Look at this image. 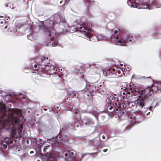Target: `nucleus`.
<instances>
[{
    "label": "nucleus",
    "instance_id": "obj_45",
    "mask_svg": "<svg viewBox=\"0 0 161 161\" xmlns=\"http://www.w3.org/2000/svg\"><path fill=\"white\" fill-rule=\"evenodd\" d=\"M57 44L56 43H54V45H53V46L54 47V46H57Z\"/></svg>",
    "mask_w": 161,
    "mask_h": 161
},
{
    "label": "nucleus",
    "instance_id": "obj_52",
    "mask_svg": "<svg viewBox=\"0 0 161 161\" xmlns=\"http://www.w3.org/2000/svg\"><path fill=\"white\" fill-rule=\"evenodd\" d=\"M152 108V107H150L149 108Z\"/></svg>",
    "mask_w": 161,
    "mask_h": 161
},
{
    "label": "nucleus",
    "instance_id": "obj_41",
    "mask_svg": "<svg viewBox=\"0 0 161 161\" xmlns=\"http://www.w3.org/2000/svg\"><path fill=\"white\" fill-rule=\"evenodd\" d=\"M117 72H118V73L119 74H120V72H121L120 71V70H118L117 71Z\"/></svg>",
    "mask_w": 161,
    "mask_h": 161
},
{
    "label": "nucleus",
    "instance_id": "obj_43",
    "mask_svg": "<svg viewBox=\"0 0 161 161\" xmlns=\"http://www.w3.org/2000/svg\"><path fill=\"white\" fill-rule=\"evenodd\" d=\"M102 138L103 139H104L105 138V137L103 135L102 136Z\"/></svg>",
    "mask_w": 161,
    "mask_h": 161
},
{
    "label": "nucleus",
    "instance_id": "obj_8",
    "mask_svg": "<svg viewBox=\"0 0 161 161\" xmlns=\"http://www.w3.org/2000/svg\"><path fill=\"white\" fill-rule=\"evenodd\" d=\"M87 89L88 91H89L92 94L93 96L94 95V93L98 90V89L94 85H89L88 88H87Z\"/></svg>",
    "mask_w": 161,
    "mask_h": 161
},
{
    "label": "nucleus",
    "instance_id": "obj_15",
    "mask_svg": "<svg viewBox=\"0 0 161 161\" xmlns=\"http://www.w3.org/2000/svg\"><path fill=\"white\" fill-rule=\"evenodd\" d=\"M80 87L82 90L86 89V88H88V86H87L86 81L84 80L82 82L80 85Z\"/></svg>",
    "mask_w": 161,
    "mask_h": 161
},
{
    "label": "nucleus",
    "instance_id": "obj_33",
    "mask_svg": "<svg viewBox=\"0 0 161 161\" xmlns=\"http://www.w3.org/2000/svg\"><path fill=\"white\" fill-rule=\"evenodd\" d=\"M79 112V111L78 110H75L74 112V113H75V114H77Z\"/></svg>",
    "mask_w": 161,
    "mask_h": 161
},
{
    "label": "nucleus",
    "instance_id": "obj_16",
    "mask_svg": "<svg viewBox=\"0 0 161 161\" xmlns=\"http://www.w3.org/2000/svg\"><path fill=\"white\" fill-rule=\"evenodd\" d=\"M67 137L66 135H62L61 132H59L58 135L56 137L57 139H59L60 141H66L65 138Z\"/></svg>",
    "mask_w": 161,
    "mask_h": 161
},
{
    "label": "nucleus",
    "instance_id": "obj_9",
    "mask_svg": "<svg viewBox=\"0 0 161 161\" xmlns=\"http://www.w3.org/2000/svg\"><path fill=\"white\" fill-rule=\"evenodd\" d=\"M58 69V67L52 65L50 67L49 66V69L45 73H47L50 74H53L56 73Z\"/></svg>",
    "mask_w": 161,
    "mask_h": 161
},
{
    "label": "nucleus",
    "instance_id": "obj_20",
    "mask_svg": "<svg viewBox=\"0 0 161 161\" xmlns=\"http://www.w3.org/2000/svg\"><path fill=\"white\" fill-rule=\"evenodd\" d=\"M150 9L149 7L148 4L147 3H142V9Z\"/></svg>",
    "mask_w": 161,
    "mask_h": 161
},
{
    "label": "nucleus",
    "instance_id": "obj_36",
    "mask_svg": "<svg viewBox=\"0 0 161 161\" xmlns=\"http://www.w3.org/2000/svg\"><path fill=\"white\" fill-rule=\"evenodd\" d=\"M3 147H4V148L5 149H6L7 147V146L6 145H4V144H3Z\"/></svg>",
    "mask_w": 161,
    "mask_h": 161
},
{
    "label": "nucleus",
    "instance_id": "obj_6",
    "mask_svg": "<svg viewBox=\"0 0 161 161\" xmlns=\"http://www.w3.org/2000/svg\"><path fill=\"white\" fill-rule=\"evenodd\" d=\"M79 95L80 96V99L86 98L87 97H92L93 95L92 94L89 92V91H88L87 89L82 90V92H79Z\"/></svg>",
    "mask_w": 161,
    "mask_h": 161
},
{
    "label": "nucleus",
    "instance_id": "obj_51",
    "mask_svg": "<svg viewBox=\"0 0 161 161\" xmlns=\"http://www.w3.org/2000/svg\"><path fill=\"white\" fill-rule=\"evenodd\" d=\"M1 140H0V144H1Z\"/></svg>",
    "mask_w": 161,
    "mask_h": 161
},
{
    "label": "nucleus",
    "instance_id": "obj_37",
    "mask_svg": "<svg viewBox=\"0 0 161 161\" xmlns=\"http://www.w3.org/2000/svg\"><path fill=\"white\" fill-rule=\"evenodd\" d=\"M34 153V152L33 151H30V154H33V153Z\"/></svg>",
    "mask_w": 161,
    "mask_h": 161
},
{
    "label": "nucleus",
    "instance_id": "obj_4",
    "mask_svg": "<svg viewBox=\"0 0 161 161\" xmlns=\"http://www.w3.org/2000/svg\"><path fill=\"white\" fill-rule=\"evenodd\" d=\"M49 62L48 58L47 57H43L40 59L38 64V66L40 68V66L41 68V70L40 71L44 73H45L47 70L49 69V66L47 64Z\"/></svg>",
    "mask_w": 161,
    "mask_h": 161
},
{
    "label": "nucleus",
    "instance_id": "obj_48",
    "mask_svg": "<svg viewBox=\"0 0 161 161\" xmlns=\"http://www.w3.org/2000/svg\"><path fill=\"white\" fill-rule=\"evenodd\" d=\"M44 110H45V111H46L47 110V109H46V108H44Z\"/></svg>",
    "mask_w": 161,
    "mask_h": 161
},
{
    "label": "nucleus",
    "instance_id": "obj_5",
    "mask_svg": "<svg viewBox=\"0 0 161 161\" xmlns=\"http://www.w3.org/2000/svg\"><path fill=\"white\" fill-rule=\"evenodd\" d=\"M135 92H137L139 94L138 96L139 98H137V99L134 102H127L126 103V106L127 107H131L133 104H136L137 107H140L141 106V91L139 90H135Z\"/></svg>",
    "mask_w": 161,
    "mask_h": 161
},
{
    "label": "nucleus",
    "instance_id": "obj_49",
    "mask_svg": "<svg viewBox=\"0 0 161 161\" xmlns=\"http://www.w3.org/2000/svg\"><path fill=\"white\" fill-rule=\"evenodd\" d=\"M62 2H63V1H62L60 2V3L61 4V3H62Z\"/></svg>",
    "mask_w": 161,
    "mask_h": 161
},
{
    "label": "nucleus",
    "instance_id": "obj_14",
    "mask_svg": "<svg viewBox=\"0 0 161 161\" xmlns=\"http://www.w3.org/2000/svg\"><path fill=\"white\" fill-rule=\"evenodd\" d=\"M142 82H153L154 80L150 77H145L144 76L142 77Z\"/></svg>",
    "mask_w": 161,
    "mask_h": 161
},
{
    "label": "nucleus",
    "instance_id": "obj_30",
    "mask_svg": "<svg viewBox=\"0 0 161 161\" xmlns=\"http://www.w3.org/2000/svg\"><path fill=\"white\" fill-rule=\"evenodd\" d=\"M92 3V1H88V2H87V5H88V6H90L91 5V3Z\"/></svg>",
    "mask_w": 161,
    "mask_h": 161
},
{
    "label": "nucleus",
    "instance_id": "obj_10",
    "mask_svg": "<svg viewBox=\"0 0 161 161\" xmlns=\"http://www.w3.org/2000/svg\"><path fill=\"white\" fill-rule=\"evenodd\" d=\"M136 0H130L128 2V4L130 6L136 7L137 8H141V5L136 3Z\"/></svg>",
    "mask_w": 161,
    "mask_h": 161
},
{
    "label": "nucleus",
    "instance_id": "obj_11",
    "mask_svg": "<svg viewBox=\"0 0 161 161\" xmlns=\"http://www.w3.org/2000/svg\"><path fill=\"white\" fill-rule=\"evenodd\" d=\"M82 123L83 124L85 125H93L95 124V122L92 119L87 118H85L82 120Z\"/></svg>",
    "mask_w": 161,
    "mask_h": 161
},
{
    "label": "nucleus",
    "instance_id": "obj_31",
    "mask_svg": "<svg viewBox=\"0 0 161 161\" xmlns=\"http://www.w3.org/2000/svg\"><path fill=\"white\" fill-rule=\"evenodd\" d=\"M46 30H47V31L48 32V33L47 34L49 36H50L51 35V32H50V30H49L48 29H47V28L46 29Z\"/></svg>",
    "mask_w": 161,
    "mask_h": 161
},
{
    "label": "nucleus",
    "instance_id": "obj_53",
    "mask_svg": "<svg viewBox=\"0 0 161 161\" xmlns=\"http://www.w3.org/2000/svg\"><path fill=\"white\" fill-rule=\"evenodd\" d=\"M141 113H142V112H141Z\"/></svg>",
    "mask_w": 161,
    "mask_h": 161
},
{
    "label": "nucleus",
    "instance_id": "obj_22",
    "mask_svg": "<svg viewBox=\"0 0 161 161\" xmlns=\"http://www.w3.org/2000/svg\"><path fill=\"white\" fill-rule=\"evenodd\" d=\"M125 37L128 38V42L129 41H132V40H133L134 39H133V37L132 36H131L130 35H128L126 37Z\"/></svg>",
    "mask_w": 161,
    "mask_h": 161
},
{
    "label": "nucleus",
    "instance_id": "obj_34",
    "mask_svg": "<svg viewBox=\"0 0 161 161\" xmlns=\"http://www.w3.org/2000/svg\"><path fill=\"white\" fill-rule=\"evenodd\" d=\"M97 153H87V154H89V155H90V154H96Z\"/></svg>",
    "mask_w": 161,
    "mask_h": 161
},
{
    "label": "nucleus",
    "instance_id": "obj_1",
    "mask_svg": "<svg viewBox=\"0 0 161 161\" xmlns=\"http://www.w3.org/2000/svg\"><path fill=\"white\" fill-rule=\"evenodd\" d=\"M5 104L0 103V112L2 117H0V129L5 128L8 129L13 127L15 125H18V128L13 129L12 132L11 136L18 138L21 136L23 124L25 119L23 118L21 110L19 109H10L9 112H5Z\"/></svg>",
    "mask_w": 161,
    "mask_h": 161
},
{
    "label": "nucleus",
    "instance_id": "obj_39",
    "mask_svg": "<svg viewBox=\"0 0 161 161\" xmlns=\"http://www.w3.org/2000/svg\"><path fill=\"white\" fill-rule=\"evenodd\" d=\"M118 32V31L117 30H115L114 31V33L115 34H116Z\"/></svg>",
    "mask_w": 161,
    "mask_h": 161
},
{
    "label": "nucleus",
    "instance_id": "obj_17",
    "mask_svg": "<svg viewBox=\"0 0 161 161\" xmlns=\"http://www.w3.org/2000/svg\"><path fill=\"white\" fill-rule=\"evenodd\" d=\"M72 94H69V96L71 97H72L77 98L80 99V96L79 95V92H77L74 91Z\"/></svg>",
    "mask_w": 161,
    "mask_h": 161
},
{
    "label": "nucleus",
    "instance_id": "obj_35",
    "mask_svg": "<svg viewBox=\"0 0 161 161\" xmlns=\"http://www.w3.org/2000/svg\"><path fill=\"white\" fill-rule=\"evenodd\" d=\"M107 151H108V149H104L103 150V152H106Z\"/></svg>",
    "mask_w": 161,
    "mask_h": 161
},
{
    "label": "nucleus",
    "instance_id": "obj_42",
    "mask_svg": "<svg viewBox=\"0 0 161 161\" xmlns=\"http://www.w3.org/2000/svg\"><path fill=\"white\" fill-rule=\"evenodd\" d=\"M54 39V37H52L51 38V40H53V41Z\"/></svg>",
    "mask_w": 161,
    "mask_h": 161
},
{
    "label": "nucleus",
    "instance_id": "obj_38",
    "mask_svg": "<svg viewBox=\"0 0 161 161\" xmlns=\"http://www.w3.org/2000/svg\"><path fill=\"white\" fill-rule=\"evenodd\" d=\"M83 73V72H82V71L80 72V70H79V71L77 72V73L78 74H79V73L81 74V73Z\"/></svg>",
    "mask_w": 161,
    "mask_h": 161
},
{
    "label": "nucleus",
    "instance_id": "obj_2",
    "mask_svg": "<svg viewBox=\"0 0 161 161\" xmlns=\"http://www.w3.org/2000/svg\"><path fill=\"white\" fill-rule=\"evenodd\" d=\"M157 88L156 87L154 90L153 87L150 86L147 87L143 90H142V108L144 106L146 103L149 101V97L154 92L157 91Z\"/></svg>",
    "mask_w": 161,
    "mask_h": 161
},
{
    "label": "nucleus",
    "instance_id": "obj_25",
    "mask_svg": "<svg viewBox=\"0 0 161 161\" xmlns=\"http://www.w3.org/2000/svg\"><path fill=\"white\" fill-rule=\"evenodd\" d=\"M132 91V89L131 88H130V90H129L126 88H125V92H127V93L128 94H130V92Z\"/></svg>",
    "mask_w": 161,
    "mask_h": 161
},
{
    "label": "nucleus",
    "instance_id": "obj_28",
    "mask_svg": "<svg viewBox=\"0 0 161 161\" xmlns=\"http://www.w3.org/2000/svg\"><path fill=\"white\" fill-rule=\"evenodd\" d=\"M150 86L153 87L154 90H155L156 87H157V91L158 90V87L157 86H154L153 84H152L151 86Z\"/></svg>",
    "mask_w": 161,
    "mask_h": 161
},
{
    "label": "nucleus",
    "instance_id": "obj_29",
    "mask_svg": "<svg viewBox=\"0 0 161 161\" xmlns=\"http://www.w3.org/2000/svg\"><path fill=\"white\" fill-rule=\"evenodd\" d=\"M111 69H108L107 70V71H106V74H110V71L111 70Z\"/></svg>",
    "mask_w": 161,
    "mask_h": 161
},
{
    "label": "nucleus",
    "instance_id": "obj_24",
    "mask_svg": "<svg viewBox=\"0 0 161 161\" xmlns=\"http://www.w3.org/2000/svg\"><path fill=\"white\" fill-rule=\"evenodd\" d=\"M110 103H108V107H109V110H111L113 108L114 106L113 104H111L112 102L110 101Z\"/></svg>",
    "mask_w": 161,
    "mask_h": 161
},
{
    "label": "nucleus",
    "instance_id": "obj_54",
    "mask_svg": "<svg viewBox=\"0 0 161 161\" xmlns=\"http://www.w3.org/2000/svg\"><path fill=\"white\" fill-rule=\"evenodd\" d=\"M0 17H3V16H0Z\"/></svg>",
    "mask_w": 161,
    "mask_h": 161
},
{
    "label": "nucleus",
    "instance_id": "obj_56",
    "mask_svg": "<svg viewBox=\"0 0 161 161\" xmlns=\"http://www.w3.org/2000/svg\"><path fill=\"white\" fill-rule=\"evenodd\" d=\"M68 98H67L66 100H68Z\"/></svg>",
    "mask_w": 161,
    "mask_h": 161
},
{
    "label": "nucleus",
    "instance_id": "obj_7",
    "mask_svg": "<svg viewBox=\"0 0 161 161\" xmlns=\"http://www.w3.org/2000/svg\"><path fill=\"white\" fill-rule=\"evenodd\" d=\"M116 39L117 40V42L118 44L120 46H125L128 42V38L123 37H121L119 39V37L118 36L116 37Z\"/></svg>",
    "mask_w": 161,
    "mask_h": 161
},
{
    "label": "nucleus",
    "instance_id": "obj_32",
    "mask_svg": "<svg viewBox=\"0 0 161 161\" xmlns=\"http://www.w3.org/2000/svg\"><path fill=\"white\" fill-rule=\"evenodd\" d=\"M64 156L65 157H67L68 156L69 157V154H68V151L67 152V153H65Z\"/></svg>",
    "mask_w": 161,
    "mask_h": 161
},
{
    "label": "nucleus",
    "instance_id": "obj_19",
    "mask_svg": "<svg viewBox=\"0 0 161 161\" xmlns=\"http://www.w3.org/2000/svg\"><path fill=\"white\" fill-rule=\"evenodd\" d=\"M45 24L46 26L48 28L51 27L53 25L55 24L53 21L51 20H50L49 21H47L46 22Z\"/></svg>",
    "mask_w": 161,
    "mask_h": 161
},
{
    "label": "nucleus",
    "instance_id": "obj_55",
    "mask_svg": "<svg viewBox=\"0 0 161 161\" xmlns=\"http://www.w3.org/2000/svg\"><path fill=\"white\" fill-rule=\"evenodd\" d=\"M123 94H124V92H123Z\"/></svg>",
    "mask_w": 161,
    "mask_h": 161
},
{
    "label": "nucleus",
    "instance_id": "obj_44",
    "mask_svg": "<svg viewBox=\"0 0 161 161\" xmlns=\"http://www.w3.org/2000/svg\"><path fill=\"white\" fill-rule=\"evenodd\" d=\"M3 21H0V24H3Z\"/></svg>",
    "mask_w": 161,
    "mask_h": 161
},
{
    "label": "nucleus",
    "instance_id": "obj_21",
    "mask_svg": "<svg viewBox=\"0 0 161 161\" xmlns=\"http://www.w3.org/2000/svg\"><path fill=\"white\" fill-rule=\"evenodd\" d=\"M37 65H38V64H35L34 65V67L35 68V69L38 70L39 71V72L40 74H44L43 72H42V71L41 72L40 71L41 70V66H40V69L39 68V66H38V68L37 69Z\"/></svg>",
    "mask_w": 161,
    "mask_h": 161
},
{
    "label": "nucleus",
    "instance_id": "obj_23",
    "mask_svg": "<svg viewBox=\"0 0 161 161\" xmlns=\"http://www.w3.org/2000/svg\"><path fill=\"white\" fill-rule=\"evenodd\" d=\"M68 154H69V157L70 158H72L74 155V153L73 152L70 151H68Z\"/></svg>",
    "mask_w": 161,
    "mask_h": 161
},
{
    "label": "nucleus",
    "instance_id": "obj_12",
    "mask_svg": "<svg viewBox=\"0 0 161 161\" xmlns=\"http://www.w3.org/2000/svg\"><path fill=\"white\" fill-rule=\"evenodd\" d=\"M113 105L114 108L112 112L114 111L117 113H118L121 110V107L120 106L118 105L116 103H113Z\"/></svg>",
    "mask_w": 161,
    "mask_h": 161
},
{
    "label": "nucleus",
    "instance_id": "obj_18",
    "mask_svg": "<svg viewBox=\"0 0 161 161\" xmlns=\"http://www.w3.org/2000/svg\"><path fill=\"white\" fill-rule=\"evenodd\" d=\"M44 156L46 157H47V158H55V153L52 152L49 153H47Z\"/></svg>",
    "mask_w": 161,
    "mask_h": 161
},
{
    "label": "nucleus",
    "instance_id": "obj_46",
    "mask_svg": "<svg viewBox=\"0 0 161 161\" xmlns=\"http://www.w3.org/2000/svg\"><path fill=\"white\" fill-rule=\"evenodd\" d=\"M150 112H149L147 114V115H148L150 114Z\"/></svg>",
    "mask_w": 161,
    "mask_h": 161
},
{
    "label": "nucleus",
    "instance_id": "obj_13",
    "mask_svg": "<svg viewBox=\"0 0 161 161\" xmlns=\"http://www.w3.org/2000/svg\"><path fill=\"white\" fill-rule=\"evenodd\" d=\"M53 21L55 24H59L61 22V19L58 14L55 15Z\"/></svg>",
    "mask_w": 161,
    "mask_h": 161
},
{
    "label": "nucleus",
    "instance_id": "obj_27",
    "mask_svg": "<svg viewBox=\"0 0 161 161\" xmlns=\"http://www.w3.org/2000/svg\"><path fill=\"white\" fill-rule=\"evenodd\" d=\"M74 91L70 89H69L67 92L68 96H69V94L70 93L72 94L71 93H72Z\"/></svg>",
    "mask_w": 161,
    "mask_h": 161
},
{
    "label": "nucleus",
    "instance_id": "obj_40",
    "mask_svg": "<svg viewBox=\"0 0 161 161\" xmlns=\"http://www.w3.org/2000/svg\"><path fill=\"white\" fill-rule=\"evenodd\" d=\"M112 69V70L113 71H114L115 70V68H113Z\"/></svg>",
    "mask_w": 161,
    "mask_h": 161
},
{
    "label": "nucleus",
    "instance_id": "obj_26",
    "mask_svg": "<svg viewBox=\"0 0 161 161\" xmlns=\"http://www.w3.org/2000/svg\"><path fill=\"white\" fill-rule=\"evenodd\" d=\"M50 146L49 145L45 146L43 148V152L45 153L46 152L47 149L49 148L50 147Z\"/></svg>",
    "mask_w": 161,
    "mask_h": 161
},
{
    "label": "nucleus",
    "instance_id": "obj_50",
    "mask_svg": "<svg viewBox=\"0 0 161 161\" xmlns=\"http://www.w3.org/2000/svg\"><path fill=\"white\" fill-rule=\"evenodd\" d=\"M13 142V141H11V143L12 142Z\"/></svg>",
    "mask_w": 161,
    "mask_h": 161
},
{
    "label": "nucleus",
    "instance_id": "obj_47",
    "mask_svg": "<svg viewBox=\"0 0 161 161\" xmlns=\"http://www.w3.org/2000/svg\"><path fill=\"white\" fill-rule=\"evenodd\" d=\"M7 28V25H6V26L4 27V29H6Z\"/></svg>",
    "mask_w": 161,
    "mask_h": 161
},
{
    "label": "nucleus",
    "instance_id": "obj_3",
    "mask_svg": "<svg viewBox=\"0 0 161 161\" xmlns=\"http://www.w3.org/2000/svg\"><path fill=\"white\" fill-rule=\"evenodd\" d=\"M92 27V25L91 24L82 25L80 27L77 28L78 31L83 33L86 36L90 37L92 36L91 29Z\"/></svg>",
    "mask_w": 161,
    "mask_h": 161
}]
</instances>
